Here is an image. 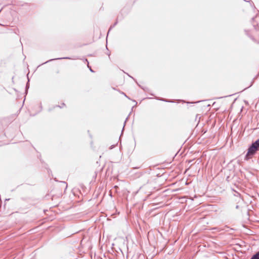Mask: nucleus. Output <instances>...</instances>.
<instances>
[{
	"label": "nucleus",
	"mask_w": 259,
	"mask_h": 259,
	"mask_svg": "<svg viewBox=\"0 0 259 259\" xmlns=\"http://www.w3.org/2000/svg\"><path fill=\"white\" fill-rule=\"evenodd\" d=\"M259 151V138L255 141H253L248 146L246 150V153L244 156V160L248 161L253 157Z\"/></svg>",
	"instance_id": "obj_1"
},
{
	"label": "nucleus",
	"mask_w": 259,
	"mask_h": 259,
	"mask_svg": "<svg viewBox=\"0 0 259 259\" xmlns=\"http://www.w3.org/2000/svg\"><path fill=\"white\" fill-rule=\"evenodd\" d=\"M124 73H125L126 74H127V75L128 76H129L130 77L132 78L136 82V83L137 84V85L141 89H142L144 92H147L151 96H154V94H153V93H150V90L149 89V88H148L147 87H143L142 85H141L140 84H139L137 80L134 78L133 76H132L131 75H130L128 73H126L125 72H124L123 70H122Z\"/></svg>",
	"instance_id": "obj_2"
},
{
	"label": "nucleus",
	"mask_w": 259,
	"mask_h": 259,
	"mask_svg": "<svg viewBox=\"0 0 259 259\" xmlns=\"http://www.w3.org/2000/svg\"><path fill=\"white\" fill-rule=\"evenodd\" d=\"M78 59V58H72V57H60V58L51 59H50V60L47 61L46 62L42 63L41 64L39 65L38 67L40 66V65L47 64L49 62H52V61H53L55 60H63V59L73 60V59Z\"/></svg>",
	"instance_id": "obj_3"
},
{
	"label": "nucleus",
	"mask_w": 259,
	"mask_h": 259,
	"mask_svg": "<svg viewBox=\"0 0 259 259\" xmlns=\"http://www.w3.org/2000/svg\"><path fill=\"white\" fill-rule=\"evenodd\" d=\"M28 75H29V73L27 75V82L26 83L25 88L24 94H25V96L28 94V90H29V87H30V83H29V82H30V78H29Z\"/></svg>",
	"instance_id": "obj_4"
},
{
	"label": "nucleus",
	"mask_w": 259,
	"mask_h": 259,
	"mask_svg": "<svg viewBox=\"0 0 259 259\" xmlns=\"http://www.w3.org/2000/svg\"><path fill=\"white\" fill-rule=\"evenodd\" d=\"M244 31L246 36H247L249 38H250L253 41H255L256 39L255 37L250 34V31L248 29H244Z\"/></svg>",
	"instance_id": "obj_5"
},
{
	"label": "nucleus",
	"mask_w": 259,
	"mask_h": 259,
	"mask_svg": "<svg viewBox=\"0 0 259 259\" xmlns=\"http://www.w3.org/2000/svg\"><path fill=\"white\" fill-rule=\"evenodd\" d=\"M131 9L128 8H124L121 11V14H123L124 16H126L128 13H130Z\"/></svg>",
	"instance_id": "obj_6"
},
{
	"label": "nucleus",
	"mask_w": 259,
	"mask_h": 259,
	"mask_svg": "<svg viewBox=\"0 0 259 259\" xmlns=\"http://www.w3.org/2000/svg\"><path fill=\"white\" fill-rule=\"evenodd\" d=\"M155 99L157 100H159V101H163V102H169V103H174L175 102L174 100H168V99H166L160 98V97H155Z\"/></svg>",
	"instance_id": "obj_7"
},
{
	"label": "nucleus",
	"mask_w": 259,
	"mask_h": 259,
	"mask_svg": "<svg viewBox=\"0 0 259 259\" xmlns=\"http://www.w3.org/2000/svg\"><path fill=\"white\" fill-rule=\"evenodd\" d=\"M19 6H21V7H26L27 8H26V9L27 10H29V6H30V4L29 3H24L23 4H21L20 3L19 4H18Z\"/></svg>",
	"instance_id": "obj_8"
},
{
	"label": "nucleus",
	"mask_w": 259,
	"mask_h": 259,
	"mask_svg": "<svg viewBox=\"0 0 259 259\" xmlns=\"http://www.w3.org/2000/svg\"><path fill=\"white\" fill-rule=\"evenodd\" d=\"M250 259H259V251L254 253Z\"/></svg>",
	"instance_id": "obj_9"
},
{
	"label": "nucleus",
	"mask_w": 259,
	"mask_h": 259,
	"mask_svg": "<svg viewBox=\"0 0 259 259\" xmlns=\"http://www.w3.org/2000/svg\"><path fill=\"white\" fill-rule=\"evenodd\" d=\"M118 23V19H116L115 22L112 24L111 25L110 27H109V30H108V33H109L110 31L113 28H114Z\"/></svg>",
	"instance_id": "obj_10"
},
{
	"label": "nucleus",
	"mask_w": 259,
	"mask_h": 259,
	"mask_svg": "<svg viewBox=\"0 0 259 259\" xmlns=\"http://www.w3.org/2000/svg\"><path fill=\"white\" fill-rule=\"evenodd\" d=\"M125 17V16H124L123 14H121V12H120L116 19H118V20L121 21Z\"/></svg>",
	"instance_id": "obj_11"
},
{
	"label": "nucleus",
	"mask_w": 259,
	"mask_h": 259,
	"mask_svg": "<svg viewBox=\"0 0 259 259\" xmlns=\"http://www.w3.org/2000/svg\"><path fill=\"white\" fill-rule=\"evenodd\" d=\"M40 161L42 164V166L44 167L46 169H48V168H49L48 164L45 162V161L41 159H40Z\"/></svg>",
	"instance_id": "obj_12"
},
{
	"label": "nucleus",
	"mask_w": 259,
	"mask_h": 259,
	"mask_svg": "<svg viewBox=\"0 0 259 259\" xmlns=\"http://www.w3.org/2000/svg\"><path fill=\"white\" fill-rule=\"evenodd\" d=\"M65 106H66L65 104L64 103H62L61 105H56L53 106V108H55L56 107L62 108L63 107Z\"/></svg>",
	"instance_id": "obj_13"
},
{
	"label": "nucleus",
	"mask_w": 259,
	"mask_h": 259,
	"mask_svg": "<svg viewBox=\"0 0 259 259\" xmlns=\"http://www.w3.org/2000/svg\"><path fill=\"white\" fill-rule=\"evenodd\" d=\"M252 26L256 31H259V26L258 24H253Z\"/></svg>",
	"instance_id": "obj_14"
},
{
	"label": "nucleus",
	"mask_w": 259,
	"mask_h": 259,
	"mask_svg": "<svg viewBox=\"0 0 259 259\" xmlns=\"http://www.w3.org/2000/svg\"><path fill=\"white\" fill-rule=\"evenodd\" d=\"M131 113H130L129 114V115H128V116L126 118V119H125V121H124V125H123V128H122V131H123V129H124V126H125V123H126V121H127L128 120V117H129V116L130 115Z\"/></svg>",
	"instance_id": "obj_15"
},
{
	"label": "nucleus",
	"mask_w": 259,
	"mask_h": 259,
	"mask_svg": "<svg viewBox=\"0 0 259 259\" xmlns=\"http://www.w3.org/2000/svg\"><path fill=\"white\" fill-rule=\"evenodd\" d=\"M256 17V16H254V17H252V18H251V23L252 24H255V19Z\"/></svg>",
	"instance_id": "obj_16"
},
{
	"label": "nucleus",
	"mask_w": 259,
	"mask_h": 259,
	"mask_svg": "<svg viewBox=\"0 0 259 259\" xmlns=\"http://www.w3.org/2000/svg\"><path fill=\"white\" fill-rule=\"evenodd\" d=\"M47 170H48V172L49 175H50L51 174V176L53 177V174H52V170H51V169L49 168H48Z\"/></svg>",
	"instance_id": "obj_17"
},
{
	"label": "nucleus",
	"mask_w": 259,
	"mask_h": 259,
	"mask_svg": "<svg viewBox=\"0 0 259 259\" xmlns=\"http://www.w3.org/2000/svg\"><path fill=\"white\" fill-rule=\"evenodd\" d=\"M88 67L89 68L90 71L91 72H95V71L92 69L91 67L89 65V64L88 65Z\"/></svg>",
	"instance_id": "obj_18"
},
{
	"label": "nucleus",
	"mask_w": 259,
	"mask_h": 259,
	"mask_svg": "<svg viewBox=\"0 0 259 259\" xmlns=\"http://www.w3.org/2000/svg\"><path fill=\"white\" fill-rule=\"evenodd\" d=\"M116 146V144H113V145H112L110 147H109V149H113L114 148H115Z\"/></svg>",
	"instance_id": "obj_19"
},
{
	"label": "nucleus",
	"mask_w": 259,
	"mask_h": 259,
	"mask_svg": "<svg viewBox=\"0 0 259 259\" xmlns=\"http://www.w3.org/2000/svg\"><path fill=\"white\" fill-rule=\"evenodd\" d=\"M253 83V80H252V81L251 82L250 85H249L248 87H247L245 89H244V90L251 87Z\"/></svg>",
	"instance_id": "obj_20"
},
{
	"label": "nucleus",
	"mask_w": 259,
	"mask_h": 259,
	"mask_svg": "<svg viewBox=\"0 0 259 259\" xmlns=\"http://www.w3.org/2000/svg\"><path fill=\"white\" fill-rule=\"evenodd\" d=\"M83 61H84V62H87L88 65L89 64V61L87 59H86V58L84 59Z\"/></svg>",
	"instance_id": "obj_21"
},
{
	"label": "nucleus",
	"mask_w": 259,
	"mask_h": 259,
	"mask_svg": "<svg viewBox=\"0 0 259 259\" xmlns=\"http://www.w3.org/2000/svg\"><path fill=\"white\" fill-rule=\"evenodd\" d=\"M55 108H53V106L52 107H51V108H49V109H48V111L49 112H51L53 110H54Z\"/></svg>",
	"instance_id": "obj_22"
},
{
	"label": "nucleus",
	"mask_w": 259,
	"mask_h": 259,
	"mask_svg": "<svg viewBox=\"0 0 259 259\" xmlns=\"http://www.w3.org/2000/svg\"><path fill=\"white\" fill-rule=\"evenodd\" d=\"M39 107H40V110H39V112H40V111L42 110V105H41V103H40Z\"/></svg>",
	"instance_id": "obj_23"
},
{
	"label": "nucleus",
	"mask_w": 259,
	"mask_h": 259,
	"mask_svg": "<svg viewBox=\"0 0 259 259\" xmlns=\"http://www.w3.org/2000/svg\"><path fill=\"white\" fill-rule=\"evenodd\" d=\"M60 182L63 183H64V184H65L67 185V183H66L65 182H64V181H61ZM67 185H66V188H65V189H66V188H67Z\"/></svg>",
	"instance_id": "obj_24"
},
{
	"label": "nucleus",
	"mask_w": 259,
	"mask_h": 259,
	"mask_svg": "<svg viewBox=\"0 0 259 259\" xmlns=\"http://www.w3.org/2000/svg\"><path fill=\"white\" fill-rule=\"evenodd\" d=\"M122 94H123V95H124V96H125L126 98H127L128 99H130V98L128 97H127V96L125 94V93H124L122 92Z\"/></svg>",
	"instance_id": "obj_25"
},
{
	"label": "nucleus",
	"mask_w": 259,
	"mask_h": 259,
	"mask_svg": "<svg viewBox=\"0 0 259 259\" xmlns=\"http://www.w3.org/2000/svg\"><path fill=\"white\" fill-rule=\"evenodd\" d=\"M239 207H239V205H236V206H235V208H236V209H239Z\"/></svg>",
	"instance_id": "obj_26"
},
{
	"label": "nucleus",
	"mask_w": 259,
	"mask_h": 259,
	"mask_svg": "<svg viewBox=\"0 0 259 259\" xmlns=\"http://www.w3.org/2000/svg\"><path fill=\"white\" fill-rule=\"evenodd\" d=\"M54 181H56V182H59V181L57 179V178H54Z\"/></svg>",
	"instance_id": "obj_27"
},
{
	"label": "nucleus",
	"mask_w": 259,
	"mask_h": 259,
	"mask_svg": "<svg viewBox=\"0 0 259 259\" xmlns=\"http://www.w3.org/2000/svg\"><path fill=\"white\" fill-rule=\"evenodd\" d=\"M133 101L134 102H135V103H136V105H135V106H137V102H136V100H133Z\"/></svg>",
	"instance_id": "obj_28"
},
{
	"label": "nucleus",
	"mask_w": 259,
	"mask_h": 259,
	"mask_svg": "<svg viewBox=\"0 0 259 259\" xmlns=\"http://www.w3.org/2000/svg\"><path fill=\"white\" fill-rule=\"evenodd\" d=\"M98 196V194H97L96 195H95V198H97Z\"/></svg>",
	"instance_id": "obj_29"
},
{
	"label": "nucleus",
	"mask_w": 259,
	"mask_h": 259,
	"mask_svg": "<svg viewBox=\"0 0 259 259\" xmlns=\"http://www.w3.org/2000/svg\"><path fill=\"white\" fill-rule=\"evenodd\" d=\"M232 95H229V96H224V97H227L231 96Z\"/></svg>",
	"instance_id": "obj_30"
},
{
	"label": "nucleus",
	"mask_w": 259,
	"mask_h": 259,
	"mask_svg": "<svg viewBox=\"0 0 259 259\" xmlns=\"http://www.w3.org/2000/svg\"><path fill=\"white\" fill-rule=\"evenodd\" d=\"M10 200V198H8V199L7 198V199H5V201H8V200Z\"/></svg>",
	"instance_id": "obj_31"
},
{
	"label": "nucleus",
	"mask_w": 259,
	"mask_h": 259,
	"mask_svg": "<svg viewBox=\"0 0 259 259\" xmlns=\"http://www.w3.org/2000/svg\"><path fill=\"white\" fill-rule=\"evenodd\" d=\"M200 102H201L200 101H197V102H195V103H199Z\"/></svg>",
	"instance_id": "obj_32"
},
{
	"label": "nucleus",
	"mask_w": 259,
	"mask_h": 259,
	"mask_svg": "<svg viewBox=\"0 0 259 259\" xmlns=\"http://www.w3.org/2000/svg\"><path fill=\"white\" fill-rule=\"evenodd\" d=\"M107 54L109 56H110V53H107Z\"/></svg>",
	"instance_id": "obj_33"
},
{
	"label": "nucleus",
	"mask_w": 259,
	"mask_h": 259,
	"mask_svg": "<svg viewBox=\"0 0 259 259\" xmlns=\"http://www.w3.org/2000/svg\"><path fill=\"white\" fill-rule=\"evenodd\" d=\"M93 55L92 54H90L88 55V56H92Z\"/></svg>",
	"instance_id": "obj_34"
},
{
	"label": "nucleus",
	"mask_w": 259,
	"mask_h": 259,
	"mask_svg": "<svg viewBox=\"0 0 259 259\" xmlns=\"http://www.w3.org/2000/svg\"><path fill=\"white\" fill-rule=\"evenodd\" d=\"M103 168H104V166L101 168V170H103Z\"/></svg>",
	"instance_id": "obj_35"
},
{
	"label": "nucleus",
	"mask_w": 259,
	"mask_h": 259,
	"mask_svg": "<svg viewBox=\"0 0 259 259\" xmlns=\"http://www.w3.org/2000/svg\"><path fill=\"white\" fill-rule=\"evenodd\" d=\"M97 177V173L95 172V178Z\"/></svg>",
	"instance_id": "obj_36"
},
{
	"label": "nucleus",
	"mask_w": 259,
	"mask_h": 259,
	"mask_svg": "<svg viewBox=\"0 0 259 259\" xmlns=\"http://www.w3.org/2000/svg\"><path fill=\"white\" fill-rule=\"evenodd\" d=\"M26 97H25V98L24 99L23 103L24 102V101L25 100Z\"/></svg>",
	"instance_id": "obj_37"
},
{
	"label": "nucleus",
	"mask_w": 259,
	"mask_h": 259,
	"mask_svg": "<svg viewBox=\"0 0 259 259\" xmlns=\"http://www.w3.org/2000/svg\"><path fill=\"white\" fill-rule=\"evenodd\" d=\"M112 89H113V90H115V88L112 87Z\"/></svg>",
	"instance_id": "obj_38"
},
{
	"label": "nucleus",
	"mask_w": 259,
	"mask_h": 259,
	"mask_svg": "<svg viewBox=\"0 0 259 259\" xmlns=\"http://www.w3.org/2000/svg\"><path fill=\"white\" fill-rule=\"evenodd\" d=\"M84 187H84V186H82V188H83Z\"/></svg>",
	"instance_id": "obj_39"
},
{
	"label": "nucleus",
	"mask_w": 259,
	"mask_h": 259,
	"mask_svg": "<svg viewBox=\"0 0 259 259\" xmlns=\"http://www.w3.org/2000/svg\"><path fill=\"white\" fill-rule=\"evenodd\" d=\"M20 185H18L17 188L19 187Z\"/></svg>",
	"instance_id": "obj_40"
},
{
	"label": "nucleus",
	"mask_w": 259,
	"mask_h": 259,
	"mask_svg": "<svg viewBox=\"0 0 259 259\" xmlns=\"http://www.w3.org/2000/svg\"><path fill=\"white\" fill-rule=\"evenodd\" d=\"M2 10V9L0 10V12H1Z\"/></svg>",
	"instance_id": "obj_41"
}]
</instances>
